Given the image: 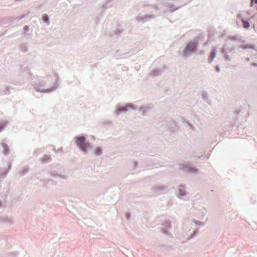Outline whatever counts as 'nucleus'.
Masks as SVG:
<instances>
[{"mask_svg": "<svg viewBox=\"0 0 257 257\" xmlns=\"http://www.w3.org/2000/svg\"><path fill=\"white\" fill-rule=\"evenodd\" d=\"M251 18H248L247 20L244 19V21H242L243 28L245 29H248L250 27V20Z\"/></svg>", "mask_w": 257, "mask_h": 257, "instance_id": "393cba45", "label": "nucleus"}, {"mask_svg": "<svg viewBox=\"0 0 257 257\" xmlns=\"http://www.w3.org/2000/svg\"><path fill=\"white\" fill-rule=\"evenodd\" d=\"M29 169L28 167H24L21 171L20 175L22 176H24L25 175L28 173V172H29Z\"/></svg>", "mask_w": 257, "mask_h": 257, "instance_id": "c756f323", "label": "nucleus"}, {"mask_svg": "<svg viewBox=\"0 0 257 257\" xmlns=\"http://www.w3.org/2000/svg\"><path fill=\"white\" fill-rule=\"evenodd\" d=\"M125 217L127 220L130 219L131 218V213L130 212H126L125 213Z\"/></svg>", "mask_w": 257, "mask_h": 257, "instance_id": "c03bdc74", "label": "nucleus"}, {"mask_svg": "<svg viewBox=\"0 0 257 257\" xmlns=\"http://www.w3.org/2000/svg\"><path fill=\"white\" fill-rule=\"evenodd\" d=\"M154 18V16L153 15H145L143 16H138L137 18V20L139 22H145L151 19H153Z\"/></svg>", "mask_w": 257, "mask_h": 257, "instance_id": "9b49d317", "label": "nucleus"}, {"mask_svg": "<svg viewBox=\"0 0 257 257\" xmlns=\"http://www.w3.org/2000/svg\"><path fill=\"white\" fill-rule=\"evenodd\" d=\"M33 94L37 97V98H40L42 96V93H44L45 92H43L42 91L40 90H35L34 89V91L33 92Z\"/></svg>", "mask_w": 257, "mask_h": 257, "instance_id": "cd10ccee", "label": "nucleus"}, {"mask_svg": "<svg viewBox=\"0 0 257 257\" xmlns=\"http://www.w3.org/2000/svg\"><path fill=\"white\" fill-rule=\"evenodd\" d=\"M59 165L58 164H53L50 166V169L48 171V173L51 177L58 178L63 180H67L68 176L65 174H62L61 170L58 168Z\"/></svg>", "mask_w": 257, "mask_h": 257, "instance_id": "7ed1b4c3", "label": "nucleus"}, {"mask_svg": "<svg viewBox=\"0 0 257 257\" xmlns=\"http://www.w3.org/2000/svg\"><path fill=\"white\" fill-rule=\"evenodd\" d=\"M45 151V149L44 147L38 148L34 151L33 155L37 157L38 155H40L43 151L44 152Z\"/></svg>", "mask_w": 257, "mask_h": 257, "instance_id": "a878e982", "label": "nucleus"}, {"mask_svg": "<svg viewBox=\"0 0 257 257\" xmlns=\"http://www.w3.org/2000/svg\"><path fill=\"white\" fill-rule=\"evenodd\" d=\"M114 0H105V3L102 5V8L103 10L107 9L108 8L111 6L110 4Z\"/></svg>", "mask_w": 257, "mask_h": 257, "instance_id": "bb28decb", "label": "nucleus"}, {"mask_svg": "<svg viewBox=\"0 0 257 257\" xmlns=\"http://www.w3.org/2000/svg\"><path fill=\"white\" fill-rule=\"evenodd\" d=\"M41 20L43 23L46 24L47 25H49L50 23L49 17L46 14L42 15Z\"/></svg>", "mask_w": 257, "mask_h": 257, "instance_id": "aec40b11", "label": "nucleus"}, {"mask_svg": "<svg viewBox=\"0 0 257 257\" xmlns=\"http://www.w3.org/2000/svg\"><path fill=\"white\" fill-rule=\"evenodd\" d=\"M245 59L247 62H249L250 61V59L249 57L246 58Z\"/></svg>", "mask_w": 257, "mask_h": 257, "instance_id": "0e129e2a", "label": "nucleus"}, {"mask_svg": "<svg viewBox=\"0 0 257 257\" xmlns=\"http://www.w3.org/2000/svg\"><path fill=\"white\" fill-rule=\"evenodd\" d=\"M24 72L28 75L29 77L31 75V73L30 72V69L29 67L27 66L24 68Z\"/></svg>", "mask_w": 257, "mask_h": 257, "instance_id": "ea45409f", "label": "nucleus"}, {"mask_svg": "<svg viewBox=\"0 0 257 257\" xmlns=\"http://www.w3.org/2000/svg\"><path fill=\"white\" fill-rule=\"evenodd\" d=\"M237 19H240L241 21H244V19H245L244 18L242 17V16L241 14H240V13H239L237 15Z\"/></svg>", "mask_w": 257, "mask_h": 257, "instance_id": "de8ad7c7", "label": "nucleus"}, {"mask_svg": "<svg viewBox=\"0 0 257 257\" xmlns=\"http://www.w3.org/2000/svg\"><path fill=\"white\" fill-rule=\"evenodd\" d=\"M138 107L135 106L133 103H124L118 104L116 106L115 110L114 111L115 114L118 115L123 113H125L129 109L136 110Z\"/></svg>", "mask_w": 257, "mask_h": 257, "instance_id": "39448f33", "label": "nucleus"}, {"mask_svg": "<svg viewBox=\"0 0 257 257\" xmlns=\"http://www.w3.org/2000/svg\"><path fill=\"white\" fill-rule=\"evenodd\" d=\"M12 89V87L10 86H7V87L3 90V92L4 94H9L10 93V89Z\"/></svg>", "mask_w": 257, "mask_h": 257, "instance_id": "4c0bfd02", "label": "nucleus"}, {"mask_svg": "<svg viewBox=\"0 0 257 257\" xmlns=\"http://www.w3.org/2000/svg\"><path fill=\"white\" fill-rule=\"evenodd\" d=\"M214 35L212 34L211 35L210 32L209 33V37L210 39H211L213 37Z\"/></svg>", "mask_w": 257, "mask_h": 257, "instance_id": "bf43d9fd", "label": "nucleus"}, {"mask_svg": "<svg viewBox=\"0 0 257 257\" xmlns=\"http://www.w3.org/2000/svg\"><path fill=\"white\" fill-rule=\"evenodd\" d=\"M236 24L238 26H239V21L237 20L236 21Z\"/></svg>", "mask_w": 257, "mask_h": 257, "instance_id": "338daca9", "label": "nucleus"}, {"mask_svg": "<svg viewBox=\"0 0 257 257\" xmlns=\"http://www.w3.org/2000/svg\"><path fill=\"white\" fill-rule=\"evenodd\" d=\"M7 123L6 121H1L0 122V132H1L3 130H4L6 127Z\"/></svg>", "mask_w": 257, "mask_h": 257, "instance_id": "72a5a7b5", "label": "nucleus"}, {"mask_svg": "<svg viewBox=\"0 0 257 257\" xmlns=\"http://www.w3.org/2000/svg\"><path fill=\"white\" fill-rule=\"evenodd\" d=\"M21 50L23 52H26L28 50V47L26 44H22L20 46Z\"/></svg>", "mask_w": 257, "mask_h": 257, "instance_id": "f704fd0d", "label": "nucleus"}, {"mask_svg": "<svg viewBox=\"0 0 257 257\" xmlns=\"http://www.w3.org/2000/svg\"><path fill=\"white\" fill-rule=\"evenodd\" d=\"M180 169L188 174H197L199 172V169L189 162L181 164Z\"/></svg>", "mask_w": 257, "mask_h": 257, "instance_id": "423d86ee", "label": "nucleus"}, {"mask_svg": "<svg viewBox=\"0 0 257 257\" xmlns=\"http://www.w3.org/2000/svg\"><path fill=\"white\" fill-rule=\"evenodd\" d=\"M75 144L77 147L85 154L92 148L91 144L87 141L86 137L84 135H79L74 137Z\"/></svg>", "mask_w": 257, "mask_h": 257, "instance_id": "f257e3e1", "label": "nucleus"}, {"mask_svg": "<svg viewBox=\"0 0 257 257\" xmlns=\"http://www.w3.org/2000/svg\"><path fill=\"white\" fill-rule=\"evenodd\" d=\"M80 84H81V82H80V80H78V85H80Z\"/></svg>", "mask_w": 257, "mask_h": 257, "instance_id": "69168bd1", "label": "nucleus"}, {"mask_svg": "<svg viewBox=\"0 0 257 257\" xmlns=\"http://www.w3.org/2000/svg\"><path fill=\"white\" fill-rule=\"evenodd\" d=\"M204 50H200V51H199L198 53H199V55H202V54H204Z\"/></svg>", "mask_w": 257, "mask_h": 257, "instance_id": "864d4df0", "label": "nucleus"}, {"mask_svg": "<svg viewBox=\"0 0 257 257\" xmlns=\"http://www.w3.org/2000/svg\"><path fill=\"white\" fill-rule=\"evenodd\" d=\"M0 222L3 223L11 224L13 223V220L11 218L8 216H1Z\"/></svg>", "mask_w": 257, "mask_h": 257, "instance_id": "a211bd4d", "label": "nucleus"}, {"mask_svg": "<svg viewBox=\"0 0 257 257\" xmlns=\"http://www.w3.org/2000/svg\"><path fill=\"white\" fill-rule=\"evenodd\" d=\"M252 66L253 67H257V63L256 62H253L252 64Z\"/></svg>", "mask_w": 257, "mask_h": 257, "instance_id": "5fc2aeb1", "label": "nucleus"}, {"mask_svg": "<svg viewBox=\"0 0 257 257\" xmlns=\"http://www.w3.org/2000/svg\"><path fill=\"white\" fill-rule=\"evenodd\" d=\"M57 87L58 85L56 82L53 84L52 87L47 88L46 86L45 85V83L44 81H39L35 82V84L34 86V88L35 90H40L43 92L50 93L55 90Z\"/></svg>", "mask_w": 257, "mask_h": 257, "instance_id": "20e7f679", "label": "nucleus"}, {"mask_svg": "<svg viewBox=\"0 0 257 257\" xmlns=\"http://www.w3.org/2000/svg\"><path fill=\"white\" fill-rule=\"evenodd\" d=\"M199 46V38L190 40L187 43L185 48L180 54L184 58H187L190 55L196 53Z\"/></svg>", "mask_w": 257, "mask_h": 257, "instance_id": "f03ea898", "label": "nucleus"}, {"mask_svg": "<svg viewBox=\"0 0 257 257\" xmlns=\"http://www.w3.org/2000/svg\"><path fill=\"white\" fill-rule=\"evenodd\" d=\"M186 186L184 184H180L178 186V197L179 198H183L186 197L188 192L186 190Z\"/></svg>", "mask_w": 257, "mask_h": 257, "instance_id": "6e6552de", "label": "nucleus"}, {"mask_svg": "<svg viewBox=\"0 0 257 257\" xmlns=\"http://www.w3.org/2000/svg\"><path fill=\"white\" fill-rule=\"evenodd\" d=\"M166 7L168 8V10L170 13H172L176 10L180 9V7H177L174 4L167 3Z\"/></svg>", "mask_w": 257, "mask_h": 257, "instance_id": "4468645a", "label": "nucleus"}, {"mask_svg": "<svg viewBox=\"0 0 257 257\" xmlns=\"http://www.w3.org/2000/svg\"><path fill=\"white\" fill-rule=\"evenodd\" d=\"M3 206V202L0 199V208Z\"/></svg>", "mask_w": 257, "mask_h": 257, "instance_id": "e2e57ef3", "label": "nucleus"}, {"mask_svg": "<svg viewBox=\"0 0 257 257\" xmlns=\"http://www.w3.org/2000/svg\"><path fill=\"white\" fill-rule=\"evenodd\" d=\"M10 82L12 83V84H19L21 82V78L20 77H19L18 78L16 79H15L13 78H10Z\"/></svg>", "mask_w": 257, "mask_h": 257, "instance_id": "7c9ffc66", "label": "nucleus"}, {"mask_svg": "<svg viewBox=\"0 0 257 257\" xmlns=\"http://www.w3.org/2000/svg\"><path fill=\"white\" fill-rule=\"evenodd\" d=\"M215 69L217 73H219L220 72V68L219 65H217L215 66Z\"/></svg>", "mask_w": 257, "mask_h": 257, "instance_id": "8fccbe9b", "label": "nucleus"}, {"mask_svg": "<svg viewBox=\"0 0 257 257\" xmlns=\"http://www.w3.org/2000/svg\"><path fill=\"white\" fill-rule=\"evenodd\" d=\"M235 50V48L234 47H233V48H231L230 50H229V52H232L234 51Z\"/></svg>", "mask_w": 257, "mask_h": 257, "instance_id": "13d9d810", "label": "nucleus"}, {"mask_svg": "<svg viewBox=\"0 0 257 257\" xmlns=\"http://www.w3.org/2000/svg\"><path fill=\"white\" fill-rule=\"evenodd\" d=\"M216 55L217 50L216 48L214 47L212 49L208 58V63L209 64H211L213 61L214 58L216 56Z\"/></svg>", "mask_w": 257, "mask_h": 257, "instance_id": "1a4fd4ad", "label": "nucleus"}, {"mask_svg": "<svg viewBox=\"0 0 257 257\" xmlns=\"http://www.w3.org/2000/svg\"><path fill=\"white\" fill-rule=\"evenodd\" d=\"M3 153L5 156H8L10 154V149L9 146L5 143L2 144Z\"/></svg>", "mask_w": 257, "mask_h": 257, "instance_id": "f3484780", "label": "nucleus"}, {"mask_svg": "<svg viewBox=\"0 0 257 257\" xmlns=\"http://www.w3.org/2000/svg\"><path fill=\"white\" fill-rule=\"evenodd\" d=\"M163 71L162 69L155 68L151 71L150 75H152L153 77H157L160 75Z\"/></svg>", "mask_w": 257, "mask_h": 257, "instance_id": "6ab92c4d", "label": "nucleus"}, {"mask_svg": "<svg viewBox=\"0 0 257 257\" xmlns=\"http://www.w3.org/2000/svg\"><path fill=\"white\" fill-rule=\"evenodd\" d=\"M255 3L256 4H257V0H251V6H252L253 5V3Z\"/></svg>", "mask_w": 257, "mask_h": 257, "instance_id": "6e6d98bb", "label": "nucleus"}, {"mask_svg": "<svg viewBox=\"0 0 257 257\" xmlns=\"http://www.w3.org/2000/svg\"><path fill=\"white\" fill-rule=\"evenodd\" d=\"M223 55V57L225 61H230L231 60V58H230L228 53H227Z\"/></svg>", "mask_w": 257, "mask_h": 257, "instance_id": "79ce46f5", "label": "nucleus"}, {"mask_svg": "<svg viewBox=\"0 0 257 257\" xmlns=\"http://www.w3.org/2000/svg\"><path fill=\"white\" fill-rule=\"evenodd\" d=\"M30 31V27L28 25H25L23 27V32L22 33H21V35L25 34V35L24 36V37H26L27 38L28 37H31L33 36L32 32L31 31L30 33H28L29 31Z\"/></svg>", "mask_w": 257, "mask_h": 257, "instance_id": "f8f14e48", "label": "nucleus"}, {"mask_svg": "<svg viewBox=\"0 0 257 257\" xmlns=\"http://www.w3.org/2000/svg\"><path fill=\"white\" fill-rule=\"evenodd\" d=\"M165 186H159V185H155L153 187V189L155 191H162L165 190Z\"/></svg>", "mask_w": 257, "mask_h": 257, "instance_id": "c85d7f7f", "label": "nucleus"}, {"mask_svg": "<svg viewBox=\"0 0 257 257\" xmlns=\"http://www.w3.org/2000/svg\"><path fill=\"white\" fill-rule=\"evenodd\" d=\"M177 128V122L175 120L171 119L170 124L168 126V130L171 132H174L176 131Z\"/></svg>", "mask_w": 257, "mask_h": 257, "instance_id": "2eb2a0df", "label": "nucleus"}, {"mask_svg": "<svg viewBox=\"0 0 257 257\" xmlns=\"http://www.w3.org/2000/svg\"><path fill=\"white\" fill-rule=\"evenodd\" d=\"M138 164H139V163L137 161L134 162V164H133L134 168L137 167L138 166Z\"/></svg>", "mask_w": 257, "mask_h": 257, "instance_id": "603ef678", "label": "nucleus"}, {"mask_svg": "<svg viewBox=\"0 0 257 257\" xmlns=\"http://www.w3.org/2000/svg\"><path fill=\"white\" fill-rule=\"evenodd\" d=\"M220 51L222 55H224L227 53V51L225 50V47L224 46H223L221 48Z\"/></svg>", "mask_w": 257, "mask_h": 257, "instance_id": "a18cd8bd", "label": "nucleus"}, {"mask_svg": "<svg viewBox=\"0 0 257 257\" xmlns=\"http://www.w3.org/2000/svg\"><path fill=\"white\" fill-rule=\"evenodd\" d=\"M103 152V149L101 147H97L94 149V153L96 156H100Z\"/></svg>", "mask_w": 257, "mask_h": 257, "instance_id": "b1692460", "label": "nucleus"}, {"mask_svg": "<svg viewBox=\"0 0 257 257\" xmlns=\"http://www.w3.org/2000/svg\"><path fill=\"white\" fill-rule=\"evenodd\" d=\"M28 14L29 13H27V14H22L20 16H18V17H12V19L13 21H12V22H18L19 21L24 19V18H26V17H27L28 16Z\"/></svg>", "mask_w": 257, "mask_h": 257, "instance_id": "412c9836", "label": "nucleus"}, {"mask_svg": "<svg viewBox=\"0 0 257 257\" xmlns=\"http://www.w3.org/2000/svg\"><path fill=\"white\" fill-rule=\"evenodd\" d=\"M255 16V15H254L251 18H254Z\"/></svg>", "mask_w": 257, "mask_h": 257, "instance_id": "774afa93", "label": "nucleus"}, {"mask_svg": "<svg viewBox=\"0 0 257 257\" xmlns=\"http://www.w3.org/2000/svg\"><path fill=\"white\" fill-rule=\"evenodd\" d=\"M12 21H13L12 19V17H8L4 19V22L5 24H7L10 22H12Z\"/></svg>", "mask_w": 257, "mask_h": 257, "instance_id": "58836bf2", "label": "nucleus"}, {"mask_svg": "<svg viewBox=\"0 0 257 257\" xmlns=\"http://www.w3.org/2000/svg\"><path fill=\"white\" fill-rule=\"evenodd\" d=\"M198 229H199V227L198 228H196L190 234V236L191 238H193L195 236H196L198 232H199V231H198Z\"/></svg>", "mask_w": 257, "mask_h": 257, "instance_id": "c9c22d12", "label": "nucleus"}, {"mask_svg": "<svg viewBox=\"0 0 257 257\" xmlns=\"http://www.w3.org/2000/svg\"><path fill=\"white\" fill-rule=\"evenodd\" d=\"M51 147H53V148H54V147L53 145H49L47 147V148H51Z\"/></svg>", "mask_w": 257, "mask_h": 257, "instance_id": "052dcab7", "label": "nucleus"}, {"mask_svg": "<svg viewBox=\"0 0 257 257\" xmlns=\"http://www.w3.org/2000/svg\"><path fill=\"white\" fill-rule=\"evenodd\" d=\"M240 110H236L234 112L235 114H238L240 113Z\"/></svg>", "mask_w": 257, "mask_h": 257, "instance_id": "4d7b16f0", "label": "nucleus"}, {"mask_svg": "<svg viewBox=\"0 0 257 257\" xmlns=\"http://www.w3.org/2000/svg\"><path fill=\"white\" fill-rule=\"evenodd\" d=\"M122 31L119 29H117L115 30L114 34L115 35H119L122 33Z\"/></svg>", "mask_w": 257, "mask_h": 257, "instance_id": "09e8293b", "label": "nucleus"}, {"mask_svg": "<svg viewBox=\"0 0 257 257\" xmlns=\"http://www.w3.org/2000/svg\"><path fill=\"white\" fill-rule=\"evenodd\" d=\"M229 39L232 41H238L240 42L242 44H244L245 43V41L244 40H242L240 38H239L236 35L229 36Z\"/></svg>", "mask_w": 257, "mask_h": 257, "instance_id": "4be33fe9", "label": "nucleus"}, {"mask_svg": "<svg viewBox=\"0 0 257 257\" xmlns=\"http://www.w3.org/2000/svg\"><path fill=\"white\" fill-rule=\"evenodd\" d=\"M20 31H17L16 32L14 33L13 34L9 35L8 36V37L11 38V37H15L18 36V35H19L20 34Z\"/></svg>", "mask_w": 257, "mask_h": 257, "instance_id": "37998d69", "label": "nucleus"}, {"mask_svg": "<svg viewBox=\"0 0 257 257\" xmlns=\"http://www.w3.org/2000/svg\"><path fill=\"white\" fill-rule=\"evenodd\" d=\"M151 107L147 105L141 106L139 108V111L142 112L143 115H145V113L151 109Z\"/></svg>", "mask_w": 257, "mask_h": 257, "instance_id": "5701e85b", "label": "nucleus"}, {"mask_svg": "<svg viewBox=\"0 0 257 257\" xmlns=\"http://www.w3.org/2000/svg\"><path fill=\"white\" fill-rule=\"evenodd\" d=\"M103 123H106L107 124H110V121H104Z\"/></svg>", "mask_w": 257, "mask_h": 257, "instance_id": "680f3d73", "label": "nucleus"}, {"mask_svg": "<svg viewBox=\"0 0 257 257\" xmlns=\"http://www.w3.org/2000/svg\"><path fill=\"white\" fill-rule=\"evenodd\" d=\"M239 48L243 49V50L246 49H252V50H256V46L255 45L252 44H243L242 45L239 46Z\"/></svg>", "mask_w": 257, "mask_h": 257, "instance_id": "dca6fc26", "label": "nucleus"}, {"mask_svg": "<svg viewBox=\"0 0 257 257\" xmlns=\"http://www.w3.org/2000/svg\"><path fill=\"white\" fill-rule=\"evenodd\" d=\"M192 222H193L196 226H199L200 227H202L205 225V224L203 222L196 219H193L192 220Z\"/></svg>", "mask_w": 257, "mask_h": 257, "instance_id": "2f4dec72", "label": "nucleus"}, {"mask_svg": "<svg viewBox=\"0 0 257 257\" xmlns=\"http://www.w3.org/2000/svg\"><path fill=\"white\" fill-rule=\"evenodd\" d=\"M198 229H199V227L198 228H196L190 234V236L191 238H193L195 236H196L198 232H199V231H198Z\"/></svg>", "mask_w": 257, "mask_h": 257, "instance_id": "e433bc0d", "label": "nucleus"}, {"mask_svg": "<svg viewBox=\"0 0 257 257\" xmlns=\"http://www.w3.org/2000/svg\"><path fill=\"white\" fill-rule=\"evenodd\" d=\"M53 151L55 153H59V152H62V151H63V148H59V149H58V150H56L55 149V148H54L53 149Z\"/></svg>", "mask_w": 257, "mask_h": 257, "instance_id": "49530a36", "label": "nucleus"}, {"mask_svg": "<svg viewBox=\"0 0 257 257\" xmlns=\"http://www.w3.org/2000/svg\"><path fill=\"white\" fill-rule=\"evenodd\" d=\"M163 227L162 229V232L164 234L167 236H170L171 235V233L170 232V230L172 228V224L170 221L166 220L162 223Z\"/></svg>", "mask_w": 257, "mask_h": 257, "instance_id": "0eeeda50", "label": "nucleus"}, {"mask_svg": "<svg viewBox=\"0 0 257 257\" xmlns=\"http://www.w3.org/2000/svg\"><path fill=\"white\" fill-rule=\"evenodd\" d=\"M208 93L206 91L203 90L201 93V97L204 100H206L208 98Z\"/></svg>", "mask_w": 257, "mask_h": 257, "instance_id": "473e14b6", "label": "nucleus"}, {"mask_svg": "<svg viewBox=\"0 0 257 257\" xmlns=\"http://www.w3.org/2000/svg\"><path fill=\"white\" fill-rule=\"evenodd\" d=\"M205 158H206L205 156L201 155L200 156L197 157V159H199L200 160H204L205 159Z\"/></svg>", "mask_w": 257, "mask_h": 257, "instance_id": "3c124183", "label": "nucleus"}, {"mask_svg": "<svg viewBox=\"0 0 257 257\" xmlns=\"http://www.w3.org/2000/svg\"><path fill=\"white\" fill-rule=\"evenodd\" d=\"M40 160L42 164H47L52 161V157L50 155L46 154L41 157Z\"/></svg>", "mask_w": 257, "mask_h": 257, "instance_id": "ddd939ff", "label": "nucleus"}, {"mask_svg": "<svg viewBox=\"0 0 257 257\" xmlns=\"http://www.w3.org/2000/svg\"><path fill=\"white\" fill-rule=\"evenodd\" d=\"M40 181L43 183V186L46 188L48 187V185L50 183L51 185L56 184V182L52 179H41Z\"/></svg>", "mask_w": 257, "mask_h": 257, "instance_id": "9d476101", "label": "nucleus"}, {"mask_svg": "<svg viewBox=\"0 0 257 257\" xmlns=\"http://www.w3.org/2000/svg\"><path fill=\"white\" fill-rule=\"evenodd\" d=\"M7 174L8 172L6 171H4L3 172L0 173L1 179L6 178Z\"/></svg>", "mask_w": 257, "mask_h": 257, "instance_id": "a19ab883", "label": "nucleus"}]
</instances>
